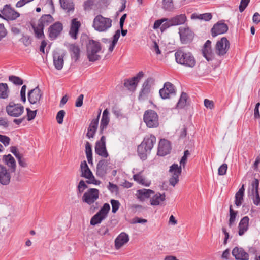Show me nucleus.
<instances>
[{"instance_id":"nucleus-41","label":"nucleus","mask_w":260,"mask_h":260,"mask_svg":"<svg viewBox=\"0 0 260 260\" xmlns=\"http://www.w3.org/2000/svg\"><path fill=\"white\" fill-rule=\"evenodd\" d=\"M133 178L135 181H137L140 184L149 186L150 184V182L146 180L140 173L135 174L133 176Z\"/></svg>"},{"instance_id":"nucleus-48","label":"nucleus","mask_w":260,"mask_h":260,"mask_svg":"<svg viewBox=\"0 0 260 260\" xmlns=\"http://www.w3.org/2000/svg\"><path fill=\"white\" fill-rule=\"evenodd\" d=\"M100 116V113H99L97 116V118L95 119H93L88 127V129H89V131H91V130H93L94 131H96L98 128V126L99 124V120Z\"/></svg>"},{"instance_id":"nucleus-36","label":"nucleus","mask_w":260,"mask_h":260,"mask_svg":"<svg viewBox=\"0 0 260 260\" xmlns=\"http://www.w3.org/2000/svg\"><path fill=\"white\" fill-rule=\"evenodd\" d=\"M137 192L138 197L141 201H143L145 199L149 198L152 194L154 193L153 190L146 189L138 190Z\"/></svg>"},{"instance_id":"nucleus-46","label":"nucleus","mask_w":260,"mask_h":260,"mask_svg":"<svg viewBox=\"0 0 260 260\" xmlns=\"http://www.w3.org/2000/svg\"><path fill=\"white\" fill-rule=\"evenodd\" d=\"M88 188L87 185H86L85 181L83 180H81L78 186H77V194L78 196L81 195L84 191Z\"/></svg>"},{"instance_id":"nucleus-4","label":"nucleus","mask_w":260,"mask_h":260,"mask_svg":"<svg viewBox=\"0 0 260 260\" xmlns=\"http://www.w3.org/2000/svg\"><path fill=\"white\" fill-rule=\"evenodd\" d=\"M143 119L147 127L149 128H155L159 125L158 116L154 110L146 111L144 114Z\"/></svg>"},{"instance_id":"nucleus-50","label":"nucleus","mask_w":260,"mask_h":260,"mask_svg":"<svg viewBox=\"0 0 260 260\" xmlns=\"http://www.w3.org/2000/svg\"><path fill=\"white\" fill-rule=\"evenodd\" d=\"M111 204L112 205V212L113 213H115L117 211L119 208V202L118 200L112 199L111 200Z\"/></svg>"},{"instance_id":"nucleus-51","label":"nucleus","mask_w":260,"mask_h":260,"mask_svg":"<svg viewBox=\"0 0 260 260\" xmlns=\"http://www.w3.org/2000/svg\"><path fill=\"white\" fill-rule=\"evenodd\" d=\"M94 3V0H86L83 4L84 10L88 11L91 9Z\"/></svg>"},{"instance_id":"nucleus-18","label":"nucleus","mask_w":260,"mask_h":260,"mask_svg":"<svg viewBox=\"0 0 260 260\" xmlns=\"http://www.w3.org/2000/svg\"><path fill=\"white\" fill-rule=\"evenodd\" d=\"M228 30V25L221 21H219L213 25L211 30V33L212 36L215 37L219 35L226 32Z\"/></svg>"},{"instance_id":"nucleus-19","label":"nucleus","mask_w":260,"mask_h":260,"mask_svg":"<svg viewBox=\"0 0 260 260\" xmlns=\"http://www.w3.org/2000/svg\"><path fill=\"white\" fill-rule=\"evenodd\" d=\"M169 172L170 184L174 186L179 180V166L177 164H174L170 167Z\"/></svg>"},{"instance_id":"nucleus-11","label":"nucleus","mask_w":260,"mask_h":260,"mask_svg":"<svg viewBox=\"0 0 260 260\" xmlns=\"http://www.w3.org/2000/svg\"><path fill=\"white\" fill-rule=\"evenodd\" d=\"M2 18L6 20H14L20 16V14L12 8L10 5H6L1 10Z\"/></svg>"},{"instance_id":"nucleus-40","label":"nucleus","mask_w":260,"mask_h":260,"mask_svg":"<svg viewBox=\"0 0 260 260\" xmlns=\"http://www.w3.org/2000/svg\"><path fill=\"white\" fill-rule=\"evenodd\" d=\"M165 200V194L157 193L150 199V203L152 205H158Z\"/></svg>"},{"instance_id":"nucleus-63","label":"nucleus","mask_w":260,"mask_h":260,"mask_svg":"<svg viewBox=\"0 0 260 260\" xmlns=\"http://www.w3.org/2000/svg\"><path fill=\"white\" fill-rule=\"evenodd\" d=\"M253 196H254L253 199V203L256 205H258L260 203V196L258 191L254 192Z\"/></svg>"},{"instance_id":"nucleus-62","label":"nucleus","mask_w":260,"mask_h":260,"mask_svg":"<svg viewBox=\"0 0 260 260\" xmlns=\"http://www.w3.org/2000/svg\"><path fill=\"white\" fill-rule=\"evenodd\" d=\"M108 188L112 192L117 193L118 191V186L111 182H109Z\"/></svg>"},{"instance_id":"nucleus-42","label":"nucleus","mask_w":260,"mask_h":260,"mask_svg":"<svg viewBox=\"0 0 260 260\" xmlns=\"http://www.w3.org/2000/svg\"><path fill=\"white\" fill-rule=\"evenodd\" d=\"M9 88L6 83H0V99H6L9 96Z\"/></svg>"},{"instance_id":"nucleus-12","label":"nucleus","mask_w":260,"mask_h":260,"mask_svg":"<svg viewBox=\"0 0 260 260\" xmlns=\"http://www.w3.org/2000/svg\"><path fill=\"white\" fill-rule=\"evenodd\" d=\"M24 111V107L21 104H15L13 102L9 103L6 107V111L9 115L13 117H18Z\"/></svg>"},{"instance_id":"nucleus-47","label":"nucleus","mask_w":260,"mask_h":260,"mask_svg":"<svg viewBox=\"0 0 260 260\" xmlns=\"http://www.w3.org/2000/svg\"><path fill=\"white\" fill-rule=\"evenodd\" d=\"M162 8L166 10L171 11L174 8L172 0H163Z\"/></svg>"},{"instance_id":"nucleus-37","label":"nucleus","mask_w":260,"mask_h":260,"mask_svg":"<svg viewBox=\"0 0 260 260\" xmlns=\"http://www.w3.org/2000/svg\"><path fill=\"white\" fill-rule=\"evenodd\" d=\"M69 49L71 53L72 58H73L75 61H77L80 56V50L79 46L75 44H71L70 45Z\"/></svg>"},{"instance_id":"nucleus-38","label":"nucleus","mask_w":260,"mask_h":260,"mask_svg":"<svg viewBox=\"0 0 260 260\" xmlns=\"http://www.w3.org/2000/svg\"><path fill=\"white\" fill-rule=\"evenodd\" d=\"M244 185H242V187L239 189L238 191L235 195V204L237 206H239L242 204V202L243 200V196L244 194L245 189Z\"/></svg>"},{"instance_id":"nucleus-52","label":"nucleus","mask_w":260,"mask_h":260,"mask_svg":"<svg viewBox=\"0 0 260 260\" xmlns=\"http://www.w3.org/2000/svg\"><path fill=\"white\" fill-rule=\"evenodd\" d=\"M64 115L65 111L63 110H60L57 113L56 115V120L59 124H61L63 123Z\"/></svg>"},{"instance_id":"nucleus-23","label":"nucleus","mask_w":260,"mask_h":260,"mask_svg":"<svg viewBox=\"0 0 260 260\" xmlns=\"http://www.w3.org/2000/svg\"><path fill=\"white\" fill-rule=\"evenodd\" d=\"M129 240L128 234L124 232L121 233L115 240V247L116 249H120L126 244Z\"/></svg>"},{"instance_id":"nucleus-24","label":"nucleus","mask_w":260,"mask_h":260,"mask_svg":"<svg viewBox=\"0 0 260 260\" xmlns=\"http://www.w3.org/2000/svg\"><path fill=\"white\" fill-rule=\"evenodd\" d=\"M202 52L203 56L207 61H209L212 60L213 53L211 49V41L209 40L206 41L202 49Z\"/></svg>"},{"instance_id":"nucleus-25","label":"nucleus","mask_w":260,"mask_h":260,"mask_svg":"<svg viewBox=\"0 0 260 260\" xmlns=\"http://www.w3.org/2000/svg\"><path fill=\"white\" fill-rule=\"evenodd\" d=\"M191 99L188 94L184 91L180 95V109L187 110L190 107Z\"/></svg>"},{"instance_id":"nucleus-22","label":"nucleus","mask_w":260,"mask_h":260,"mask_svg":"<svg viewBox=\"0 0 260 260\" xmlns=\"http://www.w3.org/2000/svg\"><path fill=\"white\" fill-rule=\"evenodd\" d=\"M42 96V93L38 86L30 90L28 93V99L31 104L39 103Z\"/></svg>"},{"instance_id":"nucleus-49","label":"nucleus","mask_w":260,"mask_h":260,"mask_svg":"<svg viewBox=\"0 0 260 260\" xmlns=\"http://www.w3.org/2000/svg\"><path fill=\"white\" fill-rule=\"evenodd\" d=\"M9 80L15 85H21L23 83V80L21 78L13 75L10 76Z\"/></svg>"},{"instance_id":"nucleus-55","label":"nucleus","mask_w":260,"mask_h":260,"mask_svg":"<svg viewBox=\"0 0 260 260\" xmlns=\"http://www.w3.org/2000/svg\"><path fill=\"white\" fill-rule=\"evenodd\" d=\"M250 0H241L240 5L239 7V11L242 12L246 9L248 5Z\"/></svg>"},{"instance_id":"nucleus-13","label":"nucleus","mask_w":260,"mask_h":260,"mask_svg":"<svg viewBox=\"0 0 260 260\" xmlns=\"http://www.w3.org/2000/svg\"><path fill=\"white\" fill-rule=\"evenodd\" d=\"M143 76V72L142 71L139 72L136 76L131 79H125L124 81V86L129 90H135L140 80Z\"/></svg>"},{"instance_id":"nucleus-33","label":"nucleus","mask_w":260,"mask_h":260,"mask_svg":"<svg viewBox=\"0 0 260 260\" xmlns=\"http://www.w3.org/2000/svg\"><path fill=\"white\" fill-rule=\"evenodd\" d=\"M61 7L67 10L68 12L74 10V4L73 0H59Z\"/></svg>"},{"instance_id":"nucleus-64","label":"nucleus","mask_w":260,"mask_h":260,"mask_svg":"<svg viewBox=\"0 0 260 260\" xmlns=\"http://www.w3.org/2000/svg\"><path fill=\"white\" fill-rule=\"evenodd\" d=\"M252 20L256 24L259 23L260 22V14L257 12L255 13L253 16Z\"/></svg>"},{"instance_id":"nucleus-8","label":"nucleus","mask_w":260,"mask_h":260,"mask_svg":"<svg viewBox=\"0 0 260 260\" xmlns=\"http://www.w3.org/2000/svg\"><path fill=\"white\" fill-rule=\"evenodd\" d=\"M230 43L226 37H222L218 41L215 47V51L216 54L221 56L224 55L230 48Z\"/></svg>"},{"instance_id":"nucleus-56","label":"nucleus","mask_w":260,"mask_h":260,"mask_svg":"<svg viewBox=\"0 0 260 260\" xmlns=\"http://www.w3.org/2000/svg\"><path fill=\"white\" fill-rule=\"evenodd\" d=\"M259 180L255 179L252 183V193L254 195V192L258 191Z\"/></svg>"},{"instance_id":"nucleus-21","label":"nucleus","mask_w":260,"mask_h":260,"mask_svg":"<svg viewBox=\"0 0 260 260\" xmlns=\"http://www.w3.org/2000/svg\"><path fill=\"white\" fill-rule=\"evenodd\" d=\"M62 29V24L59 22H56L51 25L48 29L50 38L51 40L55 39L60 35Z\"/></svg>"},{"instance_id":"nucleus-44","label":"nucleus","mask_w":260,"mask_h":260,"mask_svg":"<svg viewBox=\"0 0 260 260\" xmlns=\"http://www.w3.org/2000/svg\"><path fill=\"white\" fill-rule=\"evenodd\" d=\"M190 155V152L188 149H186L184 151V154L180 160V175L181 173L182 168H185L187 161V158Z\"/></svg>"},{"instance_id":"nucleus-29","label":"nucleus","mask_w":260,"mask_h":260,"mask_svg":"<svg viewBox=\"0 0 260 260\" xmlns=\"http://www.w3.org/2000/svg\"><path fill=\"white\" fill-rule=\"evenodd\" d=\"M80 26L81 23L79 21H77V19L74 18L72 20L69 34L73 39H77V35L78 33Z\"/></svg>"},{"instance_id":"nucleus-45","label":"nucleus","mask_w":260,"mask_h":260,"mask_svg":"<svg viewBox=\"0 0 260 260\" xmlns=\"http://www.w3.org/2000/svg\"><path fill=\"white\" fill-rule=\"evenodd\" d=\"M237 214V212L234 211L232 208V206H230V219L229 225L230 227H231L232 224L234 223Z\"/></svg>"},{"instance_id":"nucleus-5","label":"nucleus","mask_w":260,"mask_h":260,"mask_svg":"<svg viewBox=\"0 0 260 260\" xmlns=\"http://www.w3.org/2000/svg\"><path fill=\"white\" fill-rule=\"evenodd\" d=\"M80 169L81 172V176L88 179V180L86 181L87 183L93 184L95 185H98L100 183V181H98L95 179L85 160L81 163Z\"/></svg>"},{"instance_id":"nucleus-20","label":"nucleus","mask_w":260,"mask_h":260,"mask_svg":"<svg viewBox=\"0 0 260 260\" xmlns=\"http://www.w3.org/2000/svg\"><path fill=\"white\" fill-rule=\"evenodd\" d=\"M171 147L169 141L166 139H161L158 144L157 154L164 156L169 154Z\"/></svg>"},{"instance_id":"nucleus-14","label":"nucleus","mask_w":260,"mask_h":260,"mask_svg":"<svg viewBox=\"0 0 260 260\" xmlns=\"http://www.w3.org/2000/svg\"><path fill=\"white\" fill-rule=\"evenodd\" d=\"M193 37V32L188 26L180 27V40L182 43H190Z\"/></svg>"},{"instance_id":"nucleus-1","label":"nucleus","mask_w":260,"mask_h":260,"mask_svg":"<svg viewBox=\"0 0 260 260\" xmlns=\"http://www.w3.org/2000/svg\"><path fill=\"white\" fill-rule=\"evenodd\" d=\"M156 142V138L153 135H149L145 137L137 149L138 155L141 159L145 160L147 158V153L152 150Z\"/></svg>"},{"instance_id":"nucleus-61","label":"nucleus","mask_w":260,"mask_h":260,"mask_svg":"<svg viewBox=\"0 0 260 260\" xmlns=\"http://www.w3.org/2000/svg\"><path fill=\"white\" fill-rule=\"evenodd\" d=\"M7 35V30L3 24H0V41Z\"/></svg>"},{"instance_id":"nucleus-2","label":"nucleus","mask_w":260,"mask_h":260,"mask_svg":"<svg viewBox=\"0 0 260 260\" xmlns=\"http://www.w3.org/2000/svg\"><path fill=\"white\" fill-rule=\"evenodd\" d=\"M101 50L100 42L90 40L87 45V55L90 61L94 62L100 59L101 56L98 54Z\"/></svg>"},{"instance_id":"nucleus-26","label":"nucleus","mask_w":260,"mask_h":260,"mask_svg":"<svg viewBox=\"0 0 260 260\" xmlns=\"http://www.w3.org/2000/svg\"><path fill=\"white\" fill-rule=\"evenodd\" d=\"M232 255L237 260H248L249 254L242 248L235 247L232 252Z\"/></svg>"},{"instance_id":"nucleus-34","label":"nucleus","mask_w":260,"mask_h":260,"mask_svg":"<svg viewBox=\"0 0 260 260\" xmlns=\"http://www.w3.org/2000/svg\"><path fill=\"white\" fill-rule=\"evenodd\" d=\"M53 63L55 68L60 70L63 68L64 61L62 55H60L56 53L53 55Z\"/></svg>"},{"instance_id":"nucleus-16","label":"nucleus","mask_w":260,"mask_h":260,"mask_svg":"<svg viewBox=\"0 0 260 260\" xmlns=\"http://www.w3.org/2000/svg\"><path fill=\"white\" fill-rule=\"evenodd\" d=\"M11 171L5 166L0 164V184L8 185L10 184L11 179Z\"/></svg>"},{"instance_id":"nucleus-53","label":"nucleus","mask_w":260,"mask_h":260,"mask_svg":"<svg viewBox=\"0 0 260 260\" xmlns=\"http://www.w3.org/2000/svg\"><path fill=\"white\" fill-rule=\"evenodd\" d=\"M0 142H2L5 146L9 145L10 139L8 136L0 134Z\"/></svg>"},{"instance_id":"nucleus-57","label":"nucleus","mask_w":260,"mask_h":260,"mask_svg":"<svg viewBox=\"0 0 260 260\" xmlns=\"http://www.w3.org/2000/svg\"><path fill=\"white\" fill-rule=\"evenodd\" d=\"M26 110L27 111V120L30 121L34 119L36 117L37 110L31 111L28 108H27Z\"/></svg>"},{"instance_id":"nucleus-6","label":"nucleus","mask_w":260,"mask_h":260,"mask_svg":"<svg viewBox=\"0 0 260 260\" xmlns=\"http://www.w3.org/2000/svg\"><path fill=\"white\" fill-rule=\"evenodd\" d=\"M110 209L109 204L105 203L100 210L91 218L90 222V224L95 225L100 223L102 221L107 217Z\"/></svg>"},{"instance_id":"nucleus-60","label":"nucleus","mask_w":260,"mask_h":260,"mask_svg":"<svg viewBox=\"0 0 260 260\" xmlns=\"http://www.w3.org/2000/svg\"><path fill=\"white\" fill-rule=\"evenodd\" d=\"M167 20V18H163L161 19L157 20L155 21L154 25H153V28L156 29L158 28L160 25L162 24L163 22H166V20Z\"/></svg>"},{"instance_id":"nucleus-31","label":"nucleus","mask_w":260,"mask_h":260,"mask_svg":"<svg viewBox=\"0 0 260 260\" xmlns=\"http://www.w3.org/2000/svg\"><path fill=\"white\" fill-rule=\"evenodd\" d=\"M109 111L107 109L104 110L100 123V133L102 134L103 131L106 128L109 122Z\"/></svg>"},{"instance_id":"nucleus-9","label":"nucleus","mask_w":260,"mask_h":260,"mask_svg":"<svg viewBox=\"0 0 260 260\" xmlns=\"http://www.w3.org/2000/svg\"><path fill=\"white\" fill-rule=\"evenodd\" d=\"M154 84V79L152 78L147 79L142 85L139 93V99L144 100L147 98L151 92V88Z\"/></svg>"},{"instance_id":"nucleus-54","label":"nucleus","mask_w":260,"mask_h":260,"mask_svg":"<svg viewBox=\"0 0 260 260\" xmlns=\"http://www.w3.org/2000/svg\"><path fill=\"white\" fill-rule=\"evenodd\" d=\"M228 169V165L226 164H223L219 167L218 170V174L219 175H224L226 174Z\"/></svg>"},{"instance_id":"nucleus-28","label":"nucleus","mask_w":260,"mask_h":260,"mask_svg":"<svg viewBox=\"0 0 260 260\" xmlns=\"http://www.w3.org/2000/svg\"><path fill=\"white\" fill-rule=\"evenodd\" d=\"M108 170V162L107 160L102 159L99 161L96 166L97 175L103 177L106 175Z\"/></svg>"},{"instance_id":"nucleus-10","label":"nucleus","mask_w":260,"mask_h":260,"mask_svg":"<svg viewBox=\"0 0 260 260\" xmlns=\"http://www.w3.org/2000/svg\"><path fill=\"white\" fill-rule=\"evenodd\" d=\"M99 191L96 188H90L86 191L82 197L83 202L91 205L99 198Z\"/></svg>"},{"instance_id":"nucleus-3","label":"nucleus","mask_w":260,"mask_h":260,"mask_svg":"<svg viewBox=\"0 0 260 260\" xmlns=\"http://www.w3.org/2000/svg\"><path fill=\"white\" fill-rule=\"evenodd\" d=\"M112 20L103 17L101 15H97L93 20V27L98 31H106L112 26Z\"/></svg>"},{"instance_id":"nucleus-43","label":"nucleus","mask_w":260,"mask_h":260,"mask_svg":"<svg viewBox=\"0 0 260 260\" xmlns=\"http://www.w3.org/2000/svg\"><path fill=\"white\" fill-rule=\"evenodd\" d=\"M32 28L34 30L36 37L38 38H42L44 37L43 32L44 27L38 23L37 26L32 25Z\"/></svg>"},{"instance_id":"nucleus-35","label":"nucleus","mask_w":260,"mask_h":260,"mask_svg":"<svg viewBox=\"0 0 260 260\" xmlns=\"http://www.w3.org/2000/svg\"><path fill=\"white\" fill-rule=\"evenodd\" d=\"M212 18V15L211 13H206L201 14L194 13L191 15V19H200L205 21H210Z\"/></svg>"},{"instance_id":"nucleus-58","label":"nucleus","mask_w":260,"mask_h":260,"mask_svg":"<svg viewBox=\"0 0 260 260\" xmlns=\"http://www.w3.org/2000/svg\"><path fill=\"white\" fill-rule=\"evenodd\" d=\"M19 165L22 167H26L27 166V163L26 159L23 157V155H21L17 158Z\"/></svg>"},{"instance_id":"nucleus-15","label":"nucleus","mask_w":260,"mask_h":260,"mask_svg":"<svg viewBox=\"0 0 260 260\" xmlns=\"http://www.w3.org/2000/svg\"><path fill=\"white\" fill-rule=\"evenodd\" d=\"M95 151L97 154L103 157L107 158L108 156L106 148V138L104 136H102L100 140L96 142Z\"/></svg>"},{"instance_id":"nucleus-17","label":"nucleus","mask_w":260,"mask_h":260,"mask_svg":"<svg viewBox=\"0 0 260 260\" xmlns=\"http://www.w3.org/2000/svg\"><path fill=\"white\" fill-rule=\"evenodd\" d=\"M175 93L174 86L170 82L165 83L164 87L159 90L160 96L162 99H169L171 95H175Z\"/></svg>"},{"instance_id":"nucleus-59","label":"nucleus","mask_w":260,"mask_h":260,"mask_svg":"<svg viewBox=\"0 0 260 260\" xmlns=\"http://www.w3.org/2000/svg\"><path fill=\"white\" fill-rule=\"evenodd\" d=\"M26 89V86L25 85H24L22 86L21 91H20L21 99L22 101H23V102H25L26 101V96H25Z\"/></svg>"},{"instance_id":"nucleus-30","label":"nucleus","mask_w":260,"mask_h":260,"mask_svg":"<svg viewBox=\"0 0 260 260\" xmlns=\"http://www.w3.org/2000/svg\"><path fill=\"white\" fill-rule=\"evenodd\" d=\"M249 221V218L248 216L244 217L240 220L238 225V234L240 236H242L248 230Z\"/></svg>"},{"instance_id":"nucleus-39","label":"nucleus","mask_w":260,"mask_h":260,"mask_svg":"<svg viewBox=\"0 0 260 260\" xmlns=\"http://www.w3.org/2000/svg\"><path fill=\"white\" fill-rule=\"evenodd\" d=\"M53 20V18L51 15H44L39 19V23L44 27L51 23Z\"/></svg>"},{"instance_id":"nucleus-32","label":"nucleus","mask_w":260,"mask_h":260,"mask_svg":"<svg viewBox=\"0 0 260 260\" xmlns=\"http://www.w3.org/2000/svg\"><path fill=\"white\" fill-rule=\"evenodd\" d=\"M179 24V15L168 19L166 20V22L162 24L161 29H165L169 27L178 25Z\"/></svg>"},{"instance_id":"nucleus-27","label":"nucleus","mask_w":260,"mask_h":260,"mask_svg":"<svg viewBox=\"0 0 260 260\" xmlns=\"http://www.w3.org/2000/svg\"><path fill=\"white\" fill-rule=\"evenodd\" d=\"M3 162L9 168L11 172H14L16 168V161L14 157L11 155H4L2 158Z\"/></svg>"},{"instance_id":"nucleus-7","label":"nucleus","mask_w":260,"mask_h":260,"mask_svg":"<svg viewBox=\"0 0 260 260\" xmlns=\"http://www.w3.org/2000/svg\"><path fill=\"white\" fill-rule=\"evenodd\" d=\"M180 64L189 68L194 67L196 64L194 57L190 52H184L180 50Z\"/></svg>"}]
</instances>
